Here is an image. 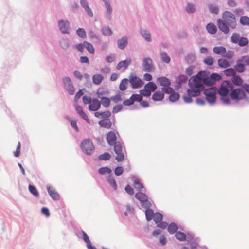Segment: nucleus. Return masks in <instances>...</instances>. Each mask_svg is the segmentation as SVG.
<instances>
[{
  "instance_id": "f03ea898",
  "label": "nucleus",
  "mask_w": 249,
  "mask_h": 249,
  "mask_svg": "<svg viewBox=\"0 0 249 249\" xmlns=\"http://www.w3.org/2000/svg\"><path fill=\"white\" fill-rule=\"evenodd\" d=\"M190 88L187 91L189 95L193 96H198L201 91L204 89L203 82L197 77H192L189 80Z\"/></svg>"
},
{
  "instance_id": "c85d7f7f",
  "label": "nucleus",
  "mask_w": 249,
  "mask_h": 249,
  "mask_svg": "<svg viewBox=\"0 0 249 249\" xmlns=\"http://www.w3.org/2000/svg\"><path fill=\"white\" fill-rule=\"evenodd\" d=\"M232 81L233 83L237 86H241L243 84V80L238 75H234L232 79Z\"/></svg>"
},
{
  "instance_id": "1a4fd4ad",
  "label": "nucleus",
  "mask_w": 249,
  "mask_h": 249,
  "mask_svg": "<svg viewBox=\"0 0 249 249\" xmlns=\"http://www.w3.org/2000/svg\"><path fill=\"white\" fill-rule=\"evenodd\" d=\"M230 95L232 99L237 100H242L246 97L244 90L240 88H237L232 90Z\"/></svg>"
},
{
  "instance_id": "de8ad7c7",
  "label": "nucleus",
  "mask_w": 249,
  "mask_h": 249,
  "mask_svg": "<svg viewBox=\"0 0 249 249\" xmlns=\"http://www.w3.org/2000/svg\"><path fill=\"white\" fill-rule=\"evenodd\" d=\"M141 34L143 37L147 41H151V36L149 33L147 32L145 30H142L141 31Z\"/></svg>"
},
{
  "instance_id": "680f3d73",
  "label": "nucleus",
  "mask_w": 249,
  "mask_h": 249,
  "mask_svg": "<svg viewBox=\"0 0 249 249\" xmlns=\"http://www.w3.org/2000/svg\"><path fill=\"white\" fill-rule=\"evenodd\" d=\"M239 61L244 65H249V57L248 56H243Z\"/></svg>"
},
{
  "instance_id": "09e8293b",
  "label": "nucleus",
  "mask_w": 249,
  "mask_h": 249,
  "mask_svg": "<svg viewBox=\"0 0 249 249\" xmlns=\"http://www.w3.org/2000/svg\"><path fill=\"white\" fill-rule=\"evenodd\" d=\"M173 91V89L170 87L169 86L163 87L162 88V92H164V93L167 94H171Z\"/></svg>"
},
{
  "instance_id": "a878e982",
  "label": "nucleus",
  "mask_w": 249,
  "mask_h": 249,
  "mask_svg": "<svg viewBox=\"0 0 249 249\" xmlns=\"http://www.w3.org/2000/svg\"><path fill=\"white\" fill-rule=\"evenodd\" d=\"M128 80L127 79H123L120 82L119 85V89L121 91H124L126 89L128 85Z\"/></svg>"
},
{
  "instance_id": "864d4df0",
  "label": "nucleus",
  "mask_w": 249,
  "mask_h": 249,
  "mask_svg": "<svg viewBox=\"0 0 249 249\" xmlns=\"http://www.w3.org/2000/svg\"><path fill=\"white\" fill-rule=\"evenodd\" d=\"M134 187L136 189L139 191H141L142 189L143 188V185L138 180H136L134 182Z\"/></svg>"
},
{
  "instance_id": "5701e85b",
  "label": "nucleus",
  "mask_w": 249,
  "mask_h": 249,
  "mask_svg": "<svg viewBox=\"0 0 249 249\" xmlns=\"http://www.w3.org/2000/svg\"><path fill=\"white\" fill-rule=\"evenodd\" d=\"M99 124L101 127L110 128L112 125V123L109 120H101L99 122Z\"/></svg>"
},
{
  "instance_id": "8fccbe9b",
  "label": "nucleus",
  "mask_w": 249,
  "mask_h": 249,
  "mask_svg": "<svg viewBox=\"0 0 249 249\" xmlns=\"http://www.w3.org/2000/svg\"><path fill=\"white\" fill-rule=\"evenodd\" d=\"M248 40L246 37H240L238 44L240 46H244L248 44Z\"/></svg>"
},
{
  "instance_id": "473e14b6",
  "label": "nucleus",
  "mask_w": 249,
  "mask_h": 249,
  "mask_svg": "<svg viewBox=\"0 0 249 249\" xmlns=\"http://www.w3.org/2000/svg\"><path fill=\"white\" fill-rule=\"evenodd\" d=\"M179 98V95L178 93L175 92L174 91L170 94L169 100L171 102H175Z\"/></svg>"
},
{
  "instance_id": "e2e57ef3",
  "label": "nucleus",
  "mask_w": 249,
  "mask_h": 249,
  "mask_svg": "<svg viewBox=\"0 0 249 249\" xmlns=\"http://www.w3.org/2000/svg\"><path fill=\"white\" fill-rule=\"evenodd\" d=\"M65 88L71 95H73L74 93V87L72 84L67 86Z\"/></svg>"
},
{
  "instance_id": "7ed1b4c3",
  "label": "nucleus",
  "mask_w": 249,
  "mask_h": 249,
  "mask_svg": "<svg viewBox=\"0 0 249 249\" xmlns=\"http://www.w3.org/2000/svg\"><path fill=\"white\" fill-rule=\"evenodd\" d=\"M81 147L82 150L88 155H90L94 150L92 142L89 139L83 140L81 143Z\"/></svg>"
},
{
  "instance_id": "a18cd8bd",
  "label": "nucleus",
  "mask_w": 249,
  "mask_h": 249,
  "mask_svg": "<svg viewBox=\"0 0 249 249\" xmlns=\"http://www.w3.org/2000/svg\"><path fill=\"white\" fill-rule=\"evenodd\" d=\"M160 56L162 60L165 63H168L170 61V58L165 52H162L160 53Z\"/></svg>"
},
{
  "instance_id": "393cba45",
  "label": "nucleus",
  "mask_w": 249,
  "mask_h": 249,
  "mask_svg": "<svg viewBox=\"0 0 249 249\" xmlns=\"http://www.w3.org/2000/svg\"><path fill=\"white\" fill-rule=\"evenodd\" d=\"M218 64L220 67L222 68H226L230 66L229 61L224 59H219L218 60Z\"/></svg>"
},
{
  "instance_id": "f257e3e1",
  "label": "nucleus",
  "mask_w": 249,
  "mask_h": 249,
  "mask_svg": "<svg viewBox=\"0 0 249 249\" xmlns=\"http://www.w3.org/2000/svg\"><path fill=\"white\" fill-rule=\"evenodd\" d=\"M222 19H218L217 25L219 30L224 34H228L229 28L228 25L232 29H235L236 27V22L235 16L229 11H225L223 13Z\"/></svg>"
},
{
  "instance_id": "774afa93",
  "label": "nucleus",
  "mask_w": 249,
  "mask_h": 249,
  "mask_svg": "<svg viewBox=\"0 0 249 249\" xmlns=\"http://www.w3.org/2000/svg\"><path fill=\"white\" fill-rule=\"evenodd\" d=\"M140 93L142 96H144L146 97H149L150 96L151 92L147 89H145L144 88L143 90H141Z\"/></svg>"
},
{
  "instance_id": "9b49d317",
  "label": "nucleus",
  "mask_w": 249,
  "mask_h": 249,
  "mask_svg": "<svg viewBox=\"0 0 249 249\" xmlns=\"http://www.w3.org/2000/svg\"><path fill=\"white\" fill-rule=\"evenodd\" d=\"M58 26L61 32L63 34H68L70 23L68 21L60 20L58 21Z\"/></svg>"
},
{
  "instance_id": "6ab92c4d",
  "label": "nucleus",
  "mask_w": 249,
  "mask_h": 249,
  "mask_svg": "<svg viewBox=\"0 0 249 249\" xmlns=\"http://www.w3.org/2000/svg\"><path fill=\"white\" fill-rule=\"evenodd\" d=\"M213 52L216 54L221 55L222 56L226 53V48L223 46H216L213 48Z\"/></svg>"
},
{
  "instance_id": "423d86ee",
  "label": "nucleus",
  "mask_w": 249,
  "mask_h": 249,
  "mask_svg": "<svg viewBox=\"0 0 249 249\" xmlns=\"http://www.w3.org/2000/svg\"><path fill=\"white\" fill-rule=\"evenodd\" d=\"M232 89V84L230 81H223L219 89L218 93L222 96H226L230 90Z\"/></svg>"
},
{
  "instance_id": "603ef678",
  "label": "nucleus",
  "mask_w": 249,
  "mask_h": 249,
  "mask_svg": "<svg viewBox=\"0 0 249 249\" xmlns=\"http://www.w3.org/2000/svg\"><path fill=\"white\" fill-rule=\"evenodd\" d=\"M205 83L208 85H213L214 84V80H213L211 76L207 77L203 82V84Z\"/></svg>"
},
{
  "instance_id": "c9c22d12",
  "label": "nucleus",
  "mask_w": 249,
  "mask_h": 249,
  "mask_svg": "<svg viewBox=\"0 0 249 249\" xmlns=\"http://www.w3.org/2000/svg\"><path fill=\"white\" fill-rule=\"evenodd\" d=\"M242 25L249 26V18L247 16H242L240 19Z\"/></svg>"
},
{
  "instance_id": "ddd939ff",
  "label": "nucleus",
  "mask_w": 249,
  "mask_h": 249,
  "mask_svg": "<svg viewBox=\"0 0 249 249\" xmlns=\"http://www.w3.org/2000/svg\"><path fill=\"white\" fill-rule=\"evenodd\" d=\"M47 191L52 199L55 200H58L59 199L60 196L59 194L53 188L48 186Z\"/></svg>"
},
{
  "instance_id": "c03bdc74",
  "label": "nucleus",
  "mask_w": 249,
  "mask_h": 249,
  "mask_svg": "<svg viewBox=\"0 0 249 249\" xmlns=\"http://www.w3.org/2000/svg\"><path fill=\"white\" fill-rule=\"evenodd\" d=\"M107 181L114 190L117 189V185L116 183V181L113 177H109L107 179Z\"/></svg>"
},
{
  "instance_id": "3c124183",
  "label": "nucleus",
  "mask_w": 249,
  "mask_h": 249,
  "mask_svg": "<svg viewBox=\"0 0 249 249\" xmlns=\"http://www.w3.org/2000/svg\"><path fill=\"white\" fill-rule=\"evenodd\" d=\"M123 171L124 169L121 166H118L116 167V168L114 170L115 174L117 176L121 175L123 174Z\"/></svg>"
},
{
  "instance_id": "cd10ccee",
  "label": "nucleus",
  "mask_w": 249,
  "mask_h": 249,
  "mask_svg": "<svg viewBox=\"0 0 249 249\" xmlns=\"http://www.w3.org/2000/svg\"><path fill=\"white\" fill-rule=\"evenodd\" d=\"M145 213L146 218L147 221H150L152 219H153V216L154 215V213H153V211L151 209L146 208L145 211Z\"/></svg>"
},
{
  "instance_id": "39448f33",
  "label": "nucleus",
  "mask_w": 249,
  "mask_h": 249,
  "mask_svg": "<svg viewBox=\"0 0 249 249\" xmlns=\"http://www.w3.org/2000/svg\"><path fill=\"white\" fill-rule=\"evenodd\" d=\"M119 137V134L117 131H110L106 135V140L109 145L113 146L117 142H116L117 139Z\"/></svg>"
},
{
  "instance_id": "7c9ffc66",
  "label": "nucleus",
  "mask_w": 249,
  "mask_h": 249,
  "mask_svg": "<svg viewBox=\"0 0 249 249\" xmlns=\"http://www.w3.org/2000/svg\"><path fill=\"white\" fill-rule=\"evenodd\" d=\"M29 190L31 194H32L36 197H38L39 196V193L36 188L33 185H29Z\"/></svg>"
},
{
  "instance_id": "20e7f679",
  "label": "nucleus",
  "mask_w": 249,
  "mask_h": 249,
  "mask_svg": "<svg viewBox=\"0 0 249 249\" xmlns=\"http://www.w3.org/2000/svg\"><path fill=\"white\" fill-rule=\"evenodd\" d=\"M217 91V89L215 87L210 88L204 90V93L209 103H213L215 102Z\"/></svg>"
},
{
  "instance_id": "2eb2a0df",
  "label": "nucleus",
  "mask_w": 249,
  "mask_h": 249,
  "mask_svg": "<svg viewBox=\"0 0 249 249\" xmlns=\"http://www.w3.org/2000/svg\"><path fill=\"white\" fill-rule=\"evenodd\" d=\"M143 67L147 71H151L152 70L153 67L150 58H146L143 59Z\"/></svg>"
},
{
  "instance_id": "6e6d98bb",
  "label": "nucleus",
  "mask_w": 249,
  "mask_h": 249,
  "mask_svg": "<svg viewBox=\"0 0 249 249\" xmlns=\"http://www.w3.org/2000/svg\"><path fill=\"white\" fill-rule=\"evenodd\" d=\"M133 98L132 95L130 97L129 99H126L123 102V104L125 106H130L134 103Z\"/></svg>"
},
{
  "instance_id": "c756f323",
  "label": "nucleus",
  "mask_w": 249,
  "mask_h": 249,
  "mask_svg": "<svg viewBox=\"0 0 249 249\" xmlns=\"http://www.w3.org/2000/svg\"><path fill=\"white\" fill-rule=\"evenodd\" d=\"M177 230V225L174 223H172L168 227V231L171 234L175 233Z\"/></svg>"
},
{
  "instance_id": "5fc2aeb1",
  "label": "nucleus",
  "mask_w": 249,
  "mask_h": 249,
  "mask_svg": "<svg viewBox=\"0 0 249 249\" xmlns=\"http://www.w3.org/2000/svg\"><path fill=\"white\" fill-rule=\"evenodd\" d=\"M209 9L212 13L217 14L218 13L219 9L216 6L211 4L209 5Z\"/></svg>"
},
{
  "instance_id": "49530a36",
  "label": "nucleus",
  "mask_w": 249,
  "mask_h": 249,
  "mask_svg": "<svg viewBox=\"0 0 249 249\" xmlns=\"http://www.w3.org/2000/svg\"><path fill=\"white\" fill-rule=\"evenodd\" d=\"M110 155L107 152H105L103 154L100 155L99 156V159L101 160H108L110 158Z\"/></svg>"
},
{
  "instance_id": "6e6552de",
  "label": "nucleus",
  "mask_w": 249,
  "mask_h": 249,
  "mask_svg": "<svg viewBox=\"0 0 249 249\" xmlns=\"http://www.w3.org/2000/svg\"><path fill=\"white\" fill-rule=\"evenodd\" d=\"M122 146L123 142L119 141L114 145V150L117 155L115 159L118 162L123 161L124 159V155L122 152Z\"/></svg>"
},
{
  "instance_id": "f3484780",
  "label": "nucleus",
  "mask_w": 249,
  "mask_h": 249,
  "mask_svg": "<svg viewBox=\"0 0 249 249\" xmlns=\"http://www.w3.org/2000/svg\"><path fill=\"white\" fill-rule=\"evenodd\" d=\"M157 81L159 85L163 87L170 86L171 84L170 80L164 77L158 78Z\"/></svg>"
},
{
  "instance_id": "bb28decb",
  "label": "nucleus",
  "mask_w": 249,
  "mask_h": 249,
  "mask_svg": "<svg viewBox=\"0 0 249 249\" xmlns=\"http://www.w3.org/2000/svg\"><path fill=\"white\" fill-rule=\"evenodd\" d=\"M84 45L85 48L87 50V51L91 54H94L95 49L93 46V45L87 41H84Z\"/></svg>"
},
{
  "instance_id": "e433bc0d",
  "label": "nucleus",
  "mask_w": 249,
  "mask_h": 249,
  "mask_svg": "<svg viewBox=\"0 0 249 249\" xmlns=\"http://www.w3.org/2000/svg\"><path fill=\"white\" fill-rule=\"evenodd\" d=\"M234 55V53L232 50L226 51V53L223 54L222 56L228 59L232 58Z\"/></svg>"
},
{
  "instance_id": "a211bd4d",
  "label": "nucleus",
  "mask_w": 249,
  "mask_h": 249,
  "mask_svg": "<svg viewBox=\"0 0 249 249\" xmlns=\"http://www.w3.org/2000/svg\"><path fill=\"white\" fill-rule=\"evenodd\" d=\"M164 96V93L162 91H157L153 94L152 99L155 101H159L162 100Z\"/></svg>"
},
{
  "instance_id": "4468645a",
  "label": "nucleus",
  "mask_w": 249,
  "mask_h": 249,
  "mask_svg": "<svg viewBox=\"0 0 249 249\" xmlns=\"http://www.w3.org/2000/svg\"><path fill=\"white\" fill-rule=\"evenodd\" d=\"M75 110L77 113L79 114V115L81 116V117H82L83 119L86 120L88 123H90V120L88 118L86 113L83 111V108L82 107L78 106L77 105H76Z\"/></svg>"
},
{
  "instance_id": "4d7b16f0",
  "label": "nucleus",
  "mask_w": 249,
  "mask_h": 249,
  "mask_svg": "<svg viewBox=\"0 0 249 249\" xmlns=\"http://www.w3.org/2000/svg\"><path fill=\"white\" fill-rule=\"evenodd\" d=\"M83 102L84 104H89L90 105V103L92 101V99L89 96H84L82 98Z\"/></svg>"
},
{
  "instance_id": "0eeeda50",
  "label": "nucleus",
  "mask_w": 249,
  "mask_h": 249,
  "mask_svg": "<svg viewBox=\"0 0 249 249\" xmlns=\"http://www.w3.org/2000/svg\"><path fill=\"white\" fill-rule=\"evenodd\" d=\"M135 197L140 201L141 206L143 208H149L151 206V203L145 194L142 192L137 193L135 194Z\"/></svg>"
},
{
  "instance_id": "052dcab7",
  "label": "nucleus",
  "mask_w": 249,
  "mask_h": 249,
  "mask_svg": "<svg viewBox=\"0 0 249 249\" xmlns=\"http://www.w3.org/2000/svg\"><path fill=\"white\" fill-rule=\"evenodd\" d=\"M195 10V7L192 4H188L186 7V11L188 13H193Z\"/></svg>"
},
{
  "instance_id": "ea45409f",
  "label": "nucleus",
  "mask_w": 249,
  "mask_h": 249,
  "mask_svg": "<svg viewBox=\"0 0 249 249\" xmlns=\"http://www.w3.org/2000/svg\"><path fill=\"white\" fill-rule=\"evenodd\" d=\"M101 101L102 105L105 107H107L110 103L109 99L105 97H102Z\"/></svg>"
},
{
  "instance_id": "338daca9",
  "label": "nucleus",
  "mask_w": 249,
  "mask_h": 249,
  "mask_svg": "<svg viewBox=\"0 0 249 249\" xmlns=\"http://www.w3.org/2000/svg\"><path fill=\"white\" fill-rule=\"evenodd\" d=\"M210 76L212 77V79L214 80V83L216 81L220 80L221 78L219 74L215 73H212Z\"/></svg>"
},
{
  "instance_id": "0e129e2a",
  "label": "nucleus",
  "mask_w": 249,
  "mask_h": 249,
  "mask_svg": "<svg viewBox=\"0 0 249 249\" xmlns=\"http://www.w3.org/2000/svg\"><path fill=\"white\" fill-rule=\"evenodd\" d=\"M82 235H83V239L84 241L87 243V245H89L91 243L89 236L84 231H82Z\"/></svg>"
},
{
  "instance_id": "f8f14e48",
  "label": "nucleus",
  "mask_w": 249,
  "mask_h": 249,
  "mask_svg": "<svg viewBox=\"0 0 249 249\" xmlns=\"http://www.w3.org/2000/svg\"><path fill=\"white\" fill-rule=\"evenodd\" d=\"M101 107V102L97 99L94 98L92 99L90 105L89 106V109L90 111H97Z\"/></svg>"
},
{
  "instance_id": "4be33fe9",
  "label": "nucleus",
  "mask_w": 249,
  "mask_h": 249,
  "mask_svg": "<svg viewBox=\"0 0 249 249\" xmlns=\"http://www.w3.org/2000/svg\"><path fill=\"white\" fill-rule=\"evenodd\" d=\"M127 44V37H123L118 41V46L121 49H124Z\"/></svg>"
},
{
  "instance_id": "aec40b11",
  "label": "nucleus",
  "mask_w": 249,
  "mask_h": 249,
  "mask_svg": "<svg viewBox=\"0 0 249 249\" xmlns=\"http://www.w3.org/2000/svg\"><path fill=\"white\" fill-rule=\"evenodd\" d=\"M145 89H147L151 92L154 91L157 89V85L153 82H149L144 86Z\"/></svg>"
},
{
  "instance_id": "dca6fc26",
  "label": "nucleus",
  "mask_w": 249,
  "mask_h": 249,
  "mask_svg": "<svg viewBox=\"0 0 249 249\" xmlns=\"http://www.w3.org/2000/svg\"><path fill=\"white\" fill-rule=\"evenodd\" d=\"M131 60L130 58H127L125 60L120 61L117 65L116 69L118 70H121L122 68H126L131 63Z\"/></svg>"
},
{
  "instance_id": "69168bd1",
  "label": "nucleus",
  "mask_w": 249,
  "mask_h": 249,
  "mask_svg": "<svg viewBox=\"0 0 249 249\" xmlns=\"http://www.w3.org/2000/svg\"><path fill=\"white\" fill-rule=\"evenodd\" d=\"M102 33L105 36H110L112 34L111 29L108 27L104 28L102 29Z\"/></svg>"
},
{
  "instance_id": "bf43d9fd",
  "label": "nucleus",
  "mask_w": 249,
  "mask_h": 249,
  "mask_svg": "<svg viewBox=\"0 0 249 249\" xmlns=\"http://www.w3.org/2000/svg\"><path fill=\"white\" fill-rule=\"evenodd\" d=\"M132 97L133 98L134 102L135 101H137L139 102H141L142 100V96L141 94H132Z\"/></svg>"
},
{
  "instance_id": "37998d69",
  "label": "nucleus",
  "mask_w": 249,
  "mask_h": 249,
  "mask_svg": "<svg viewBox=\"0 0 249 249\" xmlns=\"http://www.w3.org/2000/svg\"><path fill=\"white\" fill-rule=\"evenodd\" d=\"M187 80V77H186L185 75H181L178 77L176 79V82L179 84H181L182 83L185 82Z\"/></svg>"
},
{
  "instance_id": "13d9d810",
  "label": "nucleus",
  "mask_w": 249,
  "mask_h": 249,
  "mask_svg": "<svg viewBox=\"0 0 249 249\" xmlns=\"http://www.w3.org/2000/svg\"><path fill=\"white\" fill-rule=\"evenodd\" d=\"M204 62L209 66L212 65L213 63V58L211 56H208L204 59Z\"/></svg>"
},
{
  "instance_id": "f704fd0d",
  "label": "nucleus",
  "mask_w": 249,
  "mask_h": 249,
  "mask_svg": "<svg viewBox=\"0 0 249 249\" xmlns=\"http://www.w3.org/2000/svg\"><path fill=\"white\" fill-rule=\"evenodd\" d=\"M98 172L101 175H104L106 173L110 174L111 172V170L107 167H101L99 169Z\"/></svg>"
},
{
  "instance_id": "4c0bfd02",
  "label": "nucleus",
  "mask_w": 249,
  "mask_h": 249,
  "mask_svg": "<svg viewBox=\"0 0 249 249\" xmlns=\"http://www.w3.org/2000/svg\"><path fill=\"white\" fill-rule=\"evenodd\" d=\"M193 77H197V78H199V79L201 81H203V82L207 77L206 73L205 71H200L198 72L196 75L194 76Z\"/></svg>"
},
{
  "instance_id": "b1692460",
  "label": "nucleus",
  "mask_w": 249,
  "mask_h": 249,
  "mask_svg": "<svg viewBox=\"0 0 249 249\" xmlns=\"http://www.w3.org/2000/svg\"><path fill=\"white\" fill-rule=\"evenodd\" d=\"M103 80V77L101 74H95L92 77L93 82L96 85L100 84Z\"/></svg>"
},
{
  "instance_id": "72a5a7b5",
  "label": "nucleus",
  "mask_w": 249,
  "mask_h": 249,
  "mask_svg": "<svg viewBox=\"0 0 249 249\" xmlns=\"http://www.w3.org/2000/svg\"><path fill=\"white\" fill-rule=\"evenodd\" d=\"M162 215L159 213H155L153 218L156 224L159 223L160 221L162 220Z\"/></svg>"
},
{
  "instance_id": "a19ab883",
  "label": "nucleus",
  "mask_w": 249,
  "mask_h": 249,
  "mask_svg": "<svg viewBox=\"0 0 249 249\" xmlns=\"http://www.w3.org/2000/svg\"><path fill=\"white\" fill-rule=\"evenodd\" d=\"M240 38L239 34L234 33L231 36V40L234 43H238Z\"/></svg>"
},
{
  "instance_id": "9d476101",
  "label": "nucleus",
  "mask_w": 249,
  "mask_h": 249,
  "mask_svg": "<svg viewBox=\"0 0 249 249\" xmlns=\"http://www.w3.org/2000/svg\"><path fill=\"white\" fill-rule=\"evenodd\" d=\"M130 83L134 89L141 87L143 85L142 79L137 77L135 74H131L129 77Z\"/></svg>"
},
{
  "instance_id": "79ce46f5",
  "label": "nucleus",
  "mask_w": 249,
  "mask_h": 249,
  "mask_svg": "<svg viewBox=\"0 0 249 249\" xmlns=\"http://www.w3.org/2000/svg\"><path fill=\"white\" fill-rule=\"evenodd\" d=\"M77 35L82 38H85L86 37V33L85 31V30L83 28H78L77 30Z\"/></svg>"
},
{
  "instance_id": "412c9836",
  "label": "nucleus",
  "mask_w": 249,
  "mask_h": 249,
  "mask_svg": "<svg viewBox=\"0 0 249 249\" xmlns=\"http://www.w3.org/2000/svg\"><path fill=\"white\" fill-rule=\"evenodd\" d=\"M208 32L211 34H214L217 31V29L214 24L213 23H209L206 26Z\"/></svg>"
},
{
  "instance_id": "58836bf2",
  "label": "nucleus",
  "mask_w": 249,
  "mask_h": 249,
  "mask_svg": "<svg viewBox=\"0 0 249 249\" xmlns=\"http://www.w3.org/2000/svg\"><path fill=\"white\" fill-rule=\"evenodd\" d=\"M235 70L238 72H243L245 70V67L244 64L239 63L235 66Z\"/></svg>"
},
{
  "instance_id": "2f4dec72",
  "label": "nucleus",
  "mask_w": 249,
  "mask_h": 249,
  "mask_svg": "<svg viewBox=\"0 0 249 249\" xmlns=\"http://www.w3.org/2000/svg\"><path fill=\"white\" fill-rule=\"evenodd\" d=\"M175 236L177 239L181 241H185L186 238V234L180 231L177 232L175 234Z\"/></svg>"
}]
</instances>
